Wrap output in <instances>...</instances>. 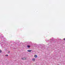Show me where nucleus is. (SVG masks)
<instances>
[{
    "label": "nucleus",
    "mask_w": 65,
    "mask_h": 65,
    "mask_svg": "<svg viewBox=\"0 0 65 65\" xmlns=\"http://www.w3.org/2000/svg\"><path fill=\"white\" fill-rule=\"evenodd\" d=\"M22 60H26V57H24V58H22Z\"/></svg>",
    "instance_id": "nucleus-1"
},
{
    "label": "nucleus",
    "mask_w": 65,
    "mask_h": 65,
    "mask_svg": "<svg viewBox=\"0 0 65 65\" xmlns=\"http://www.w3.org/2000/svg\"><path fill=\"white\" fill-rule=\"evenodd\" d=\"M3 36L1 34H0V37H2Z\"/></svg>",
    "instance_id": "nucleus-2"
},
{
    "label": "nucleus",
    "mask_w": 65,
    "mask_h": 65,
    "mask_svg": "<svg viewBox=\"0 0 65 65\" xmlns=\"http://www.w3.org/2000/svg\"><path fill=\"white\" fill-rule=\"evenodd\" d=\"M35 58H37V56L36 55H35Z\"/></svg>",
    "instance_id": "nucleus-3"
},
{
    "label": "nucleus",
    "mask_w": 65,
    "mask_h": 65,
    "mask_svg": "<svg viewBox=\"0 0 65 65\" xmlns=\"http://www.w3.org/2000/svg\"><path fill=\"white\" fill-rule=\"evenodd\" d=\"M32 51V50H27V52H31Z\"/></svg>",
    "instance_id": "nucleus-4"
},
{
    "label": "nucleus",
    "mask_w": 65,
    "mask_h": 65,
    "mask_svg": "<svg viewBox=\"0 0 65 65\" xmlns=\"http://www.w3.org/2000/svg\"><path fill=\"white\" fill-rule=\"evenodd\" d=\"M32 61H35V59L34 58H33L32 59Z\"/></svg>",
    "instance_id": "nucleus-5"
},
{
    "label": "nucleus",
    "mask_w": 65,
    "mask_h": 65,
    "mask_svg": "<svg viewBox=\"0 0 65 65\" xmlns=\"http://www.w3.org/2000/svg\"><path fill=\"white\" fill-rule=\"evenodd\" d=\"M27 46L28 47V48L30 47V45H28Z\"/></svg>",
    "instance_id": "nucleus-6"
},
{
    "label": "nucleus",
    "mask_w": 65,
    "mask_h": 65,
    "mask_svg": "<svg viewBox=\"0 0 65 65\" xmlns=\"http://www.w3.org/2000/svg\"><path fill=\"white\" fill-rule=\"evenodd\" d=\"M1 52H2V51L1 50H0V53H1Z\"/></svg>",
    "instance_id": "nucleus-7"
},
{
    "label": "nucleus",
    "mask_w": 65,
    "mask_h": 65,
    "mask_svg": "<svg viewBox=\"0 0 65 65\" xmlns=\"http://www.w3.org/2000/svg\"><path fill=\"white\" fill-rule=\"evenodd\" d=\"M8 54H9V53H10V51H8Z\"/></svg>",
    "instance_id": "nucleus-8"
},
{
    "label": "nucleus",
    "mask_w": 65,
    "mask_h": 65,
    "mask_svg": "<svg viewBox=\"0 0 65 65\" xmlns=\"http://www.w3.org/2000/svg\"><path fill=\"white\" fill-rule=\"evenodd\" d=\"M8 56V55H5V56H7V57Z\"/></svg>",
    "instance_id": "nucleus-9"
},
{
    "label": "nucleus",
    "mask_w": 65,
    "mask_h": 65,
    "mask_svg": "<svg viewBox=\"0 0 65 65\" xmlns=\"http://www.w3.org/2000/svg\"><path fill=\"white\" fill-rule=\"evenodd\" d=\"M54 40V39H52V40Z\"/></svg>",
    "instance_id": "nucleus-10"
},
{
    "label": "nucleus",
    "mask_w": 65,
    "mask_h": 65,
    "mask_svg": "<svg viewBox=\"0 0 65 65\" xmlns=\"http://www.w3.org/2000/svg\"><path fill=\"white\" fill-rule=\"evenodd\" d=\"M63 40H65V38L63 39Z\"/></svg>",
    "instance_id": "nucleus-11"
}]
</instances>
